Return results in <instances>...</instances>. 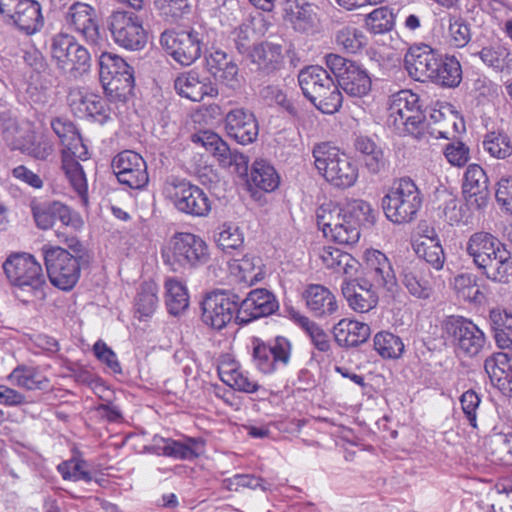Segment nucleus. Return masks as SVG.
<instances>
[{
  "mask_svg": "<svg viewBox=\"0 0 512 512\" xmlns=\"http://www.w3.org/2000/svg\"><path fill=\"white\" fill-rule=\"evenodd\" d=\"M165 265L174 272L196 269L210 259L207 243L199 235L177 232L161 250Z\"/></svg>",
  "mask_w": 512,
  "mask_h": 512,
  "instance_id": "obj_1",
  "label": "nucleus"
},
{
  "mask_svg": "<svg viewBox=\"0 0 512 512\" xmlns=\"http://www.w3.org/2000/svg\"><path fill=\"white\" fill-rule=\"evenodd\" d=\"M314 165L318 173L332 186L352 187L358 179V168L338 148L321 143L313 148Z\"/></svg>",
  "mask_w": 512,
  "mask_h": 512,
  "instance_id": "obj_2",
  "label": "nucleus"
},
{
  "mask_svg": "<svg viewBox=\"0 0 512 512\" xmlns=\"http://www.w3.org/2000/svg\"><path fill=\"white\" fill-rule=\"evenodd\" d=\"M50 42V56L64 76L76 80L89 72L91 55L74 36L58 33L51 37Z\"/></svg>",
  "mask_w": 512,
  "mask_h": 512,
  "instance_id": "obj_3",
  "label": "nucleus"
},
{
  "mask_svg": "<svg viewBox=\"0 0 512 512\" xmlns=\"http://www.w3.org/2000/svg\"><path fill=\"white\" fill-rule=\"evenodd\" d=\"M422 202L420 189L412 179L406 177L393 184L381 203L389 221L394 224H405L416 218Z\"/></svg>",
  "mask_w": 512,
  "mask_h": 512,
  "instance_id": "obj_4",
  "label": "nucleus"
},
{
  "mask_svg": "<svg viewBox=\"0 0 512 512\" xmlns=\"http://www.w3.org/2000/svg\"><path fill=\"white\" fill-rule=\"evenodd\" d=\"M387 122L397 134L419 138L425 126L419 96L411 90H401L392 95Z\"/></svg>",
  "mask_w": 512,
  "mask_h": 512,
  "instance_id": "obj_5",
  "label": "nucleus"
},
{
  "mask_svg": "<svg viewBox=\"0 0 512 512\" xmlns=\"http://www.w3.org/2000/svg\"><path fill=\"white\" fill-rule=\"evenodd\" d=\"M163 191L180 213L191 217H206L211 211L212 203L207 193L186 179L168 177Z\"/></svg>",
  "mask_w": 512,
  "mask_h": 512,
  "instance_id": "obj_6",
  "label": "nucleus"
},
{
  "mask_svg": "<svg viewBox=\"0 0 512 512\" xmlns=\"http://www.w3.org/2000/svg\"><path fill=\"white\" fill-rule=\"evenodd\" d=\"M99 78L107 96L125 100L134 87L132 67L121 57L109 52L99 56Z\"/></svg>",
  "mask_w": 512,
  "mask_h": 512,
  "instance_id": "obj_7",
  "label": "nucleus"
},
{
  "mask_svg": "<svg viewBox=\"0 0 512 512\" xmlns=\"http://www.w3.org/2000/svg\"><path fill=\"white\" fill-rule=\"evenodd\" d=\"M43 256L51 284L63 291L73 289L80 278V258L59 246H44Z\"/></svg>",
  "mask_w": 512,
  "mask_h": 512,
  "instance_id": "obj_8",
  "label": "nucleus"
},
{
  "mask_svg": "<svg viewBox=\"0 0 512 512\" xmlns=\"http://www.w3.org/2000/svg\"><path fill=\"white\" fill-rule=\"evenodd\" d=\"M442 327L455 349L465 356H476L485 345L486 338L483 331L465 317L448 316L443 321Z\"/></svg>",
  "mask_w": 512,
  "mask_h": 512,
  "instance_id": "obj_9",
  "label": "nucleus"
},
{
  "mask_svg": "<svg viewBox=\"0 0 512 512\" xmlns=\"http://www.w3.org/2000/svg\"><path fill=\"white\" fill-rule=\"evenodd\" d=\"M204 38L202 31L193 28L179 32L166 30L160 36V43L176 62L189 66L201 56Z\"/></svg>",
  "mask_w": 512,
  "mask_h": 512,
  "instance_id": "obj_10",
  "label": "nucleus"
},
{
  "mask_svg": "<svg viewBox=\"0 0 512 512\" xmlns=\"http://www.w3.org/2000/svg\"><path fill=\"white\" fill-rule=\"evenodd\" d=\"M114 41L128 50H140L147 43V32L140 16L130 11H115L108 19Z\"/></svg>",
  "mask_w": 512,
  "mask_h": 512,
  "instance_id": "obj_11",
  "label": "nucleus"
},
{
  "mask_svg": "<svg viewBox=\"0 0 512 512\" xmlns=\"http://www.w3.org/2000/svg\"><path fill=\"white\" fill-rule=\"evenodd\" d=\"M240 297L229 291H214L202 302V321L215 330L226 327L239 311Z\"/></svg>",
  "mask_w": 512,
  "mask_h": 512,
  "instance_id": "obj_12",
  "label": "nucleus"
},
{
  "mask_svg": "<svg viewBox=\"0 0 512 512\" xmlns=\"http://www.w3.org/2000/svg\"><path fill=\"white\" fill-rule=\"evenodd\" d=\"M194 143L201 144L207 152L211 153L219 165L234 170L240 176L247 175L248 157L236 150H231L222 138L212 131H201L192 136Z\"/></svg>",
  "mask_w": 512,
  "mask_h": 512,
  "instance_id": "obj_13",
  "label": "nucleus"
},
{
  "mask_svg": "<svg viewBox=\"0 0 512 512\" xmlns=\"http://www.w3.org/2000/svg\"><path fill=\"white\" fill-rule=\"evenodd\" d=\"M112 168L119 183L128 188L142 189L149 182L145 160L132 150L118 153L112 160Z\"/></svg>",
  "mask_w": 512,
  "mask_h": 512,
  "instance_id": "obj_14",
  "label": "nucleus"
},
{
  "mask_svg": "<svg viewBox=\"0 0 512 512\" xmlns=\"http://www.w3.org/2000/svg\"><path fill=\"white\" fill-rule=\"evenodd\" d=\"M291 354V344L285 337H276L265 343L260 339L253 340V362L264 374L274 372L278 366H286Z\"/></svg>",
  "mask_w": 512,
  "mask_h": 512,
  "instance_id": "obj_15",
  "label": "nucleus"
},
{
  "mask_svg": "<svg viewBox=\"0 0 512 512\" xmlns=\"http://www.w3.org/2000/svg\"><path fill=\"white\" fill-rule=\"evenodd\" d=\"M363 280L378 290L393 295L398 288L397 278L388 257L379 250H368L365 253Z\"/></svg>",
  "mask_w": 512,
  "mask_h": 512,
  "instance_id": "obj_16",
  "label": "nucleus"
},
{
  "mask_svg": "<svg viewBox=\"0 0 512 512\" xmlns=\"http://www.w3.org/2000/svg\"><path fill=\"white\" fill-rule=\"evenodd\" d=\"M67 26L78 33L91 46H100L103 37L100 34L94 7L83 2L72 4L66 13Z\"/></svg>",
  "mask_w": 512,
  "mask_h": 512,
  "instance_id": "obj_17",
  "label": "nucleus"
},
{
  "mask_svg": "<svg viewBox=\"0 0 512 512\" xmlns=\"http://www.w3.org/2000/svg\"><path fill=\"white\" fill-rule=\"evenodd\" d=\"M283 18L299 33L314 34L319 31L318 7L307 0H280Z\"/></svg>",
  "mask_w": 512,
  "mask_h": 512,
  "instance_id": "obj_18",
  "label": "nucleus"
},
{
  "mask_svg": "<svg viewBox=\"0 0 512 512\" xmlns=\"http://www.w3.org/2000/svg\"><path fill=\"white\" fill-rule=\"evenodd\" d=\"M278 308V301L272 292L264 288L254 289L244 299H240L236 323L248 324L255 319L273 314Z\"/></svg>",
  "mask_w": 512,
  "mask_h": 512,
  "instance_id": "obj_19",
  "label": "nucleus"
},
{
  "mask_svg": "<svg viewBox=\"0 0 512 512\" xmlns=\"http://www.w3.org/2000/svg\"><path fill=\"white\" fill-rule=\"evenodd\" d=\"M441 55L427 44L411 46L404 56L408 75L416 81H432Z\"/></svg>",
  "mask_w": 512,
  "mask_h": 512,
  "instance_id": "obj_20",
  "label": "nucleus"
},
{
  "mask_svg": "<svg viewBox=\"0 0 512 512\" xmlns=\"http://www.w3.org/2000/svg\"><path fill=\"white\" fill-rule=\"evenodd\" d=\"M174 88L178 95L194 102H201L205 97L215 98L218 88L203 72L191 69L180 73L174 79Z\"/></svg>",
  "mask_w": 512,
  "mask_h": 512,
  "instance_id": "obj_21",
  "label": "nucleus"
},
{
  "mask_svg": "<svg viewBox=\"0 0 512 512\" xmlns=\"http://www.w3.org/2000/svg\"><path fill=\"white\" fill-rule=\"evenodd\" d=\"M204 446L205 441L202 438L187 437L183 441H178L155 435L152 444L145 448L153 454L181 460H192L203 453Z\"/></svg>",
  "mask_w": 512,
  "mask_h": 512,
  "instance_id": "obj_22",
  "label": "nucleus"
},
{
  "mask_svg": "<svg viewBox=\"0 0 512 512\" xmlns=\"http://www.w3.org/2000/svg\"><path fill=\"white\" fill-rule=\"evenodd\" d=\"M3 269L15 288V296L28 303L29 300L23 297V293L32 290V255L25 252L14 253L3 263Z\"/></svg>",
  "mask_w": 512,
  "mask_h": 512,
  "instance_id": "obj_23",
  "label": "nucleus"
},
{
  "mask_svg": "<svg viewBox=\"0 0 512 512\" xmlns=\"http://www.w3.org/2000/svg\"><path fill=\"white\" fill-rule=\"evenodd\" d=\"M225 130L229 137L242 145L254 142L259 133L254 114L245 108H235L226 114Z\"/></svg>",
  "mask_w": 512,
  "mask_h": 512,
  "instance_id": "obj_24",
  "label": "nucleus"
},
{
  "mask_svg": "<svg viewBox=\"0 0 512 512\" xmlns=\"http://www.w3.org/2000/svg\"><path fill=\"white\" fill-rule=\"evenodd\" d=\"M206 67L215 81L230 89L240 87V75L237 63L226 52L216 49L205 57Z\"/></svg>",
  "mask_w": 512,
  "mask_h": 512,
  "instance_id": "obj_25",
  "label": "nucleus"
},
{
  "mask_svg": "<svg viewBox=\"0 0 512 512\" xmlns=\"http://www.w3.org/2000/svg\"><path fill=\"white\" fill-rule=\"evenodd\" d=\"M400 281L409 294L417 299H429L434 293L433 277L421 262H411L400 272Z\"/></svg>",
  "mask_w": 512,
  "mask_h": 512,
  "instance_id": "obj_26",
  "label": "nucleus"
},
{
  "mask_svg": "<svg viewBox=\"0 0 512 512\" xmlns=\"http://www.w3.org/2000/svg\"><path fill=\"white\" fill-rule=\"evenodd\" d=\"M488 177L483 168L477 164L469 165L465 171L463 194L470 207L482 209L489 200Z\"/></svg>",
  "mask_w": 512,
  "mask_h": 512,
  "instance_id": "obj_27",
  "label": "nucleus"
},
{
  "mask_svg": "<svg viewBox=\"0 0 512 512\" xmlns=\"http://www.w3.org/2000/svg\"><path fill=\"white\" fill-rule=\"evenodd\" d=\"M349 307L359 313H366L378 304V289L362 278L344 282L341 287Z\"/></svg>",
  "mask_w": 512,
  "mask_h": 512,
  "instance_id": "obj_28",
  "label": "nucleus"
},
{
  "mask_svg": "<svg viewBox=\"0 0 512 512\" xmlns=\"http://www.w3.org/2000/svg\"><path fill=\"white\" fill-rule=\"evenodd\" d=\"M504 246L505 244L496 236L480 231L473 233L469 237L466 243V252L472 258L477 269H479Z\"/></svg>",
  "mask_w": 512,
  "mask_h": 512,
  "instance_id": "obj_29",
  "label": "nucleus"
},
{
  "mask_svg": "<svg viewBox=\"0 0 512 512\" xmlns=\"http://www.w3.org/2000/svg\"><path fill=\"white\" fill-rule=\"evenodd\" d=\"M57 77L42 52L34 49V101L46 103L52 98Z\"/></svg>",
  "mask_w": 512,
  "mask_h": 512,
  "instance_id": "obj_30",
  "label": "nucleus"
},
{
  "mask_svg": "<svg viewBox=\"0 0 512 512\" xmlns=\"http://www.w3.org/2000/svg\"><path fill=\"white\" fill-rule=\"evenodd\" d=\"M354 148L365 168L371 174H379L387 166V158L380 145L372 138L359 135L354 141Z\"/></svg>",
  "mask_w": 512,
  "mask_h": 512,
  "instance_id": "obj_31",
  "label": "nucleus"
},
{
  "mask_svg": "<svg viewBox=\"0 0 512 512\" xmlns=\"http://www.w3.org/2000/svg\"><path fill=\"white\" fill-rule=\"evenodd\" d=\"M478 270L481 275L494 283L509 284L512 281L511 252L504 246Z\"/></svg>",
  "mask_w": 512,
  "mask_h": 512,
  "instance_id": "obj_32",
  "label": "nucleus"
},
{
  "mask_svg": "<svg viewBox=\"0 0 512 512\" xmlns=\"http://www.w3.org/2000/svg\"><path fill=\"white\" fill-rule=\"evenodd\" d=\"M306 305L316 317H325L337 311V302L331 291L319 284H310L303 293Z\"/></svg>",
  "mask_w": 512,
  "mask_h": 512,
  "instance_id": "obj_33",
  "label": "nucleus"
},
{
  "mask_svg": "<svg viewBox=\"0 0 512 512\" xmlns=\"http://www.w3.org/2000/svg\"><path fill=\"white\" fill-rule=\"evenodd\" d=\"M335 341L343 347H354L364 343L370 335L368 324L350 320H340L333 329Z\"/></svg>",
  "mask_w": 512,
  "mask_h": 512,
  "instance_id": "obj_34",
  "label": "nucleus"
},
{
  "mask_svg": "<svg viewBox=\"0 0 512 512\" xmlns=\"http://www.w3.org/2000/svg\"><path fill=\"white\" fill-rule=\"evenodd\" d=\"M250 59L257 69L270 74L280 69L283 63L282 46L270 42L255 45L250 52Z\"/></svg>",
  "mask_w": 512,
  "mask_h": 512,
  "instance_id": "obj_35",
  "label": "nucleus"
},
{
  "mask_svg": "<svg viewBox=\"0 0 512 512\" xmlns=\"http://www.w3.org/2000/svg\"><path fill=\"white\" fill-rule=\"evenodd\" d=\"M331 79L330 74L318 65L306 67L298 75V82L303 94L310 101L318 96L326 84H330Z\"/></svg>",
  "mask_w": 512,
  "mask_h": 512,
  "instance_id": "obj_36",
  "label": "nucleus"
},
{
  "mask_svg": "<svg viewBox=\"0 0 512 512\" xmlns=\"http://www.w3.org/2000/svg\"><path fill=\"white\" fill-rule=\"evenodd\" d=\"M340 88L350 97L362 98L371 90V78L359 65H350V70L338 82Z\"/></svg>",
  "mask_w": 512,
  "mask_h": 512,
  "instance_id": "obj_37",
  "label": "nucleus"
},
{
  "mask_svg": "<svg viewBox=\"0 0 512 512\" xmlns=\"http://www.w3.org/2000/svg\"><path fill=\"white\" fill-rule=\"evenodd\" d=\"M158 286L155 282L142 283L134 299V314L140 321H144L154 314L158 307Z\"/></svg>",
  "mask_w": 512,
  "mask_h": 512,
  "instance_id": "obj_38",
  "label": "nucleus"
},
{
  "mask_svg": "<svg viewBox=\"0 0 512 512\" xmlns=\"http://www.w3.org/2000/svg\"><path fill=\"white\" fill-rule=\"evenodd\" d=\"M218 374L221 381L234 390L254 393L259 388L255 380L249 378L246 373L239 370L234 364H221L218 367Z\"/></svg>",
  "mask_w": 512,
  "mask_h": 512,
  "instance_id": "obj_39",
  "label": "nucleus"
},
{
  "mask_svg": "<svg viewBox=\"0 0 512 512\" xmlns=\"http://www.w3.org/2000/svg\"><path fill=\"white\" fill-rule=\"evenodd\" d=\"M62 169L83 205L88 204V184L83 167L73 157L63 155Z\"/></svg>",
  "mask_w": 512,
  "mask_h": 512,
  "instance_id": "obj_40",
  "label": "nucleus"
},
{
  "mask_svg": "<svg viewBox=\"0 0 512 512\" xmlns=\"http://www.w3.org/2000/svg\"><path fill=\"white\" fill-rule=\"evenodd\" d=\"M431 82L443 87H457L462 80V69L455 57H439Z\"/></svg>",
  "mask_w": 512,
  "mask_h": 512,
  "instance_id": "obj_41",
  "label": "nucleus"
},
{
  "mask_svg": "<svg viewBox=\"0 0 512 512\" xmlns=\"http://www.w3.org/2000/svg\"><path fill=\"white\" fill-rule=\"evenodd\" d=\"M0 125L3 139L11 149H18L28 155L31 154L30 145L32 142L30 136L27 134V131L19 127L16 120L12 118H2Z\"/></svg>",
  "mask_w": 512,
  "mask_h": 512,
  "instance_id": "obj_42",
  "label": "nucleus"
},
{
  "mask_svg": "<svg viewBox=\"0 0 512 512\" xmlns=\"http://www.w3.org/2000/svg\"><path fill=\"white\" fill-rule=\"evenodd\" d=\"M164 286L168 312L174 316L179 315L189 305V296L186 286L176 278L166 279Z\"/></svg>",
  "mask_w": 512,
  "mask_h": 512,
  "instance_id": "obj_43",
  "label": "nucleus"
},
{
  "mask_svg": "<svg viewBox=\"0 0 512 512\" xmlns=\"http://www.w3.org/2000/svg\"><path fill=\"white\" fill-rule=\"evenodd\" d=\"M250 183L266 192L273 191L279 185V176L273 166L264 160H256L251 169Z\"/></svg>",
  "mask_w": 512,
  "mask_h": 512,
  "instance_id": "obj_44",
  "label": "nucleus"
},
{
  "mask_svg": "<svg viewBox=\"0 0 512 512\" xmlns=\"http://www.w3.org/2000/svg\"><path fill=\"white\" fill-rule=\"evenodd\" d=\"M320 258L326 268L344 274H351L357 264L351 254L333 247H324Z\"/></svg>",
  "mask_w": 512,
  "mask_h": 512,
  "instance_id": "obj_45",
  "label": "nucleus"
},
{
  "mask_svg": "<svg viewBox=\"0 0 512 512\" xmlns=\"http://www.w3.org/2000/svg\"><path fill=\"white\" fill-rule=\"evenodd\" d=\"M339 87V84H336L332 78L330 84H326L321 92H319L318 96L314 97L311 102L324 114H334L338 112L343 101Z\"/></svg>",
  "mask_w": 512,
  "mask_h": 512,
  "instance_id": "obj_46",
  "label": "nucleus"
},
{
  "mask_svg": "<svg viewBox=\"0 0 512 512\" xmlns=\"http://www.w3.org/2000/svg\"><path fill=\"white\" fill-rule=\"evenodd\" d=\"M448 30L444 34L445 42L453 48H463L471 40V30L468 23L461 17L448 14Z\"/></svg>",
  "mask_w": 512,
  "mask_h": 512,
  "instance_id": "obj_47",
  "label": "nucleus"
},
{
  "mask_svg": "<svg viewBox=\"0 0 512 512\" xmlns=\"http://www.w3.org/2000/svg\"><path fill=\"white\" fill-rule=\"evenodd\" d=\"M482 145L483 149L493 158L506 159L512 155V141L504 131L488 132Z\"/></svg>",
  "mask_w": 512,
  "mask_h": 512,
  "instance_id": "obj_48",
  "label": "nucleus"
},
{
  "mask_svg": "<svg viewBox=\"0 0 512 512\" xmlns=\"http://www.w3.org/2000/svg\"><path fill=\"white\" fill-rule=\"evenodd\" d=\"M215 241L224 253L234 257L237 251L243 247L244 237L239 227L232 224H223L215 235Z\"/></svg>",
  "mask_w": 512,
  "mask_h": 512,
  "instance_id": "obj_49",
  "label": "nucleus"
},
{
  "mask_svg": "<svg viewBox=\"0 0 512 512\" xmlns=\"http://www.w3.org/2000/svg\"><path fill=\"white\" fill-rule=\"evenodd\" d=\"M364 24L373 34H385L394 28L395 15L391 8L382 6L366 14Z\"/></svg>",
  "mask_w": 512,
  "mask_h": 512,
  "instance_id": "obj_50",
  "label": "nucleus"
},
{
  "mask_svg": "<svg viewBox=\"0 0 512 512\" xmlns=\"http://www.w3.org/2000/svg\"><path fill=\"white\" fill-rule=\"evenodd\" d=\"M374 349L382 358L398 359L402 356L405 346L399 336L382 331L374 337Z\"/></svg>",
  "mask_w": 512,
  "mask_h": 512,
  "instance_id": "obj_51",
  "label": "nucleus"
},
{
  "mask_svg": "<svg viewBox=\"0 0 512 512\" xmlns=\"http://www.w3.org/2000/svg\"><path fill=\"white\" fill-rule=\"evenodd\" d=\"M57 469L64 480L91 482L94 478L88 462L80 455H74L71 459L63 461Z\"/></svg>",
  "mask_w": 512,
  "mask_h": 512,
  "instance_id": "obj_52",
  "label": "nucleus"
},
{
  "mask_svg": "<svg viewBox=\"0 0 512 512\" xmlns=\"http://www.w3.org/2000/svg\"><path fill=\"white\" fill-rule=\"evenodd\" d=\"M344 213L348 219L356 222L357 230H360L361 225L372 226L376 222L377 212L368 202L361 199L348 202L344 206Z\"/></svg>",
  "mask_w": 512,
  "mask_h": 512,
  "instance_id": "obj_53",
  "label": "nucleus"
},
{
  "mask_svg": "<svg viewBox=\"0 0 512 512\" xmlns=\"http://www.w3.org/2000/svg\"><path fill=\"white\" fill-rule=\"evenodd\" d=\"M507 353L499 352L487 358L484 368L493 385L498 387L504 393L507 391L506 384L509 383L506 374Z\"/></svg>",
  "mask_w": 512,
  "mask_h": 512,
  "instance_id": "obj_54",
  "label": "nucleus"
},
{
  "mask_svg": "<svg viewBox=\"0 0 512 512\" xmlns=\"http://www.w3.org/2000/svg\"><path fill=\"white\" fill-rule=\"evenodd\" d=\"M415 252L420 259H423L434 269L440 270L443 268L445 255L438 239L426 238L416 245Z\"/></svg>",
  "mask_w": 512,
  "mask_h": 512,
  "instance_id": "obj_55",
  "label": "nucleus"
},
{
  "mask_svg": "<svg viewBox=\"0 0 512 512\" xmlns=\"http://www.w3.org/2000/svg\"><path fill=\"white\" fill-rule=\"evenodd\" d=\"M478 55L482 62L496 72H502L509 67L510 51L503 45H490L483 47Z\"/></svg>",
  "mask_w": 512,
  "mask_h": 512,
  "instance_id": "obj_56",
  "label": "nucleus"
},
{
  "mask_svg": "<svg viewBox=\"0 0 512 512\" xmlns=\"http://www.w3.org/2000/svg\"><path fill=\"white\" fill-rule=\"evenodd\" d=\"M344 214V207H340L332 202L322 204L316 210V221L323 235L328 238L330 230L337 227V223Z\"/></svg>",
  "mask_w": 512,
  "mask_h": 512,
  "instance_id": "obj_57",
  "label": "nucleus"
},
{
  "mask_svg": "<svg viewBox=\"0 0 512 512\" xmlns=\"http://www.w3.org/2000/svg\"><path fill=\"white\" fill-rule=\"evenodd\" d=\"M154 4L159 15L170 23H177L191 9L189 0H155Z\"/></svg>",
  "mask_w": 512,
  "mask_h": 512,
  "instance_id": "obj_58",
  "label": "nucleus"
},
{
  "mask_svg": "<svg viewBox=\"0 0 512 512\" xmlns=\"http://www.w3.org/2000/svg\"><path fill=\"white\" fill-rule=\"evenodd\" d=\"M454 289L459 297L473 303H481L484 300V294L477 286L476 276L463 273L454 278Z\"/></svg>",
  "mask_w": 512,
  "mask_h": 512,
  "instance_id": "obj_59",
  "label": "nucleus"
},
{
  "mask_svg": "<svg viewBox=\"0 0 512 512\" xmlns=\"http://www.w3.org/2000/svg\"><path fill=\"white\" fill-rule=\"evenodd\" d=\"M360 230H357L356 222L346 217L344 213L337 227L330 230L328 239L341 245H353L359 241Z\"/></svg>",
  "mask_w": 512,
  "mask_h": 512,
  "instance_id": "obj_60",
  "label": "nucleus"
},
{
  "mask_svg": "<svg viewBox=\"0 0 512 512\" xmlns=\"http://www.w3.org/2000/svg\"><path fill=\"white\" fill-rule=\"evenodd\" d=\"M336 43L347 52L357 53L367 43L364 33L356 27L346 26L336 32Z\"/></svg>",
  "mask_w": 512,
  "mask_h": 512,
  "instance_id": "obj_61",
  "label": "nucleus"
},
{
  "mask_svg": "<svg viewBox=\"0 0 512 512\" xmlns=\"http://www.w3.org/2000/svg\"><path fill=\"white\" fill-rule=\"evenodd\" d=\"M233 262L232 268L238 270L244 282L253 284L261 279L260 258L246 254L241 259L233 258Z\"/></svg>",
  "mask_w": 512,
  "mask_h": 512,
  "instance_id": "obj_62",
  "label": "nucleus"
},
{
  "mask_svg": "<svg viewBox=\"0 0 512 512\" xmlns=\"http://www.w3.org/2000/svg\"><path fill=\"white\" fill-rule=\"evenodd\" d=\"M260 97L266 104L279 105L283 107L291 116L298 117L299 109L287 99L286 94L278 86L267 85L260 90Z\"/></svg>",
  "mask_w": 512,
  "mask_h": 512,
  "instance_id": "obj_63",
  "label": "nucleus"
},
{
  "mask_svg": "<svg viewBox=\"0 0 512 512\" xmlns=\"http://www.w3.org/2000/svg\"><path fill=\"white\" fill-rule=\"evenodd\" d=\"M485 448L496 461H504L512 453V437L504 433H495L485 440Z\"/></svg>",
  "mask_w": 512,
  "mask_h": 512,
  "instance_id": "obj_64",
  "label": "nucleus"
}]
</instances>
